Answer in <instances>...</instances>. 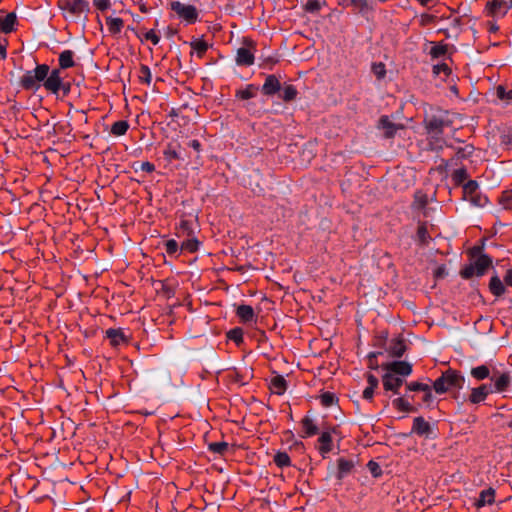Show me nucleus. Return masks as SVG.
Returning a JSON list of instances; mask_svg holds the SVG:
<instances>
[{"label":"nucleus","instance_id":"nucleus-1","mask_svg":"<svg viewBox=\"0 0 512 512\" xmlns=\"http://www.w3.org/2000/svg\"><path fill=\"white\" fill-rule=\"evenodd\" d=\"M464 383V376L459 371L449 368L433 382V389L437 394H444L453 389H462Z\"/></svg>","mask_w":512,"mask_h":512},{"label":"nucleus","instance_id":"nucleus-2","mask_svg":"<svg viewBox=\"0 0 512 512\" xmlns=\"http://www.w3.org/2000/svg\"><path fill=\"white\" fill-rule=\"evenodd\" d=\"M49 66L47 64H38L35 69L26 71L20 78V86L27 91H37L48 76Z\"/></svg>","mask_w":512,"mask_h":512},{"label":"nucleus","instance_id":"nucleus-3","mask_svg":"<svg viewBox=\"0 0 512 512\" xmlns=\"http://www.w3.org/2000/svg\"><path fill=\"white\" fill-rule=\"evenodd\" d=\"M43 86L47 91L53 94L62 91L64 95H67L71 88L69 82H64L60 69H49L48 76L45 78Z\"/></svg>","mask_w":512,"mask_h":512},{"label":"nucleus","instance_id":"nucleus-4","mask_svg":"<svg viewBox=\"0 0 512 512\" xmlns=\"http://www.w3.org/2000/svg\"><path fill=\"white\" fill-rule=\"evenodd\" d=\"M491 264L492 259L488 255L482 254L474 261V263L464 266L460 271V275L464 279H470L474 276H482Z\"/></svg>","mask_w":512,"mask_h":512},{"label":"nucleus","instance_id":"nucleus-5","mask_svg":"<svg viewBox=\"0 0 512 512\" xmlns=\"http://www.w3.org/2000/svg\"><path fill=\"white\" fill-rule=\"evenodd\" d=\"M170 8L187 24H194L198 20L199 13L194 5L173 1L170 3Z\"/></svg>","mask_w":512,"mask_h":512},{"label":"nucleus","instance_id":"nucleus-6","mask_svg":"<svg viewBox=\"0 0 512 512\" xmlns=\"http://www.w3.org/2000/svg\"><path fill=\"white\" fill-rule=\"evenodd\" d=\"M244 47H240L236 53V64L239 66H251L254 64L255 56V43L249 38H244Z\"/></svg>","mask_w":512,"mask_h":512},{"label":"nucleus","instance_id":"nucleus-7","mask_svg":"<svg viewBox=\"0 0 512 512\" xmlns=\"http://www.w3.org/2000/svg\"><path fill=\"white\" fill-rule=\"evenodd\" d=\"M490 379L493 382V393H504L508 391L511 385L512 372L506 371L500 373L498 371H494Z\"/></svg>","mask_w":512,"mask_h":512},{"label":"nucleus","instance_id":"nucleus-8","mask_svg":"<svg viewBox=\"0 0 512 512\" xmlns=\"http://www.w3.org/2000/svg\"><path fill=\"white\" fill-rule=\"evenodd\" d=\"M411 433L426 439H432L435 437L432 425L422 416H418L413 419Z\"/></svg>","mask_w":512,"mask_h":512},{"label":"nucleus","instance_id":"nucleus-9","mask_svg":"<svg viewBox=\"0 0 512 512\" xmlns=\"http://www.w3.org/2000/svg\"><path fill=\"white\" fill-rule=\"evenodd\" d=\"M451 121L447 118V113L445 112V116L442 115H433L429 119L425 121V128L427 132H435L443 133L444 129L450 126Z\"/></svg>","mask_w":512,"mask_h":512},{"label":"nucleus","instance_id":"nucleus-10","mask_svg":"<svg viewBox=\"0 0 512 512\" xmlns=\"http://www.w3.org/2000/svg\"><path fill=\"white\" fill-rule=\"evenodd\" d=\"M446 147L455 150V156L445 162L446 166L457 165L458 161L469 158L475 150L472 144H466L460 147H454L452 144H446Z\"/></svg>","mask_w":512,"mask_h":512},{"label":"nucleus","instance_id":"nucleus-11","mask_svg":"<svg viewBox=\"0 0 512 512\" xmlns=\"http://www.w3.org/2000/svg\"><path fill=\"white\" fill-rule=\"evenodd\" d=\"M383 369L386 372L393 373L399 377L405 379V377L409 376L412 373V365L405 361H393L384 364Z\"/></svg>","mask_w":512,"mask_h":512},{"label":"nucleus","instance_id":"nucleus-12","mask_svg":"<svg viewBox=\"0 0 512 512\" xmlns=\"http://www.w3.org/2000/svg\"><path fill=\"white\" fill-rule=\"evenodd\" d=\"M405 379L394 375L393 373L385 372L382 376L383 388L385 391H391L394 394H399V389L404 384Z\"/></svg>","mask_w":512,"mask_h":512},{"label":"nucleus","instance_id":"nucleus-13","mask_svg":"<svg viewBox=\"0 0 512 512\" xmlns=\"http://www.w3.org/2000/svg\"><path fill=\"white\" fill-rule=\"evenodd\" d=\"M488 16H505L509 10V4L506 0H491L487 2L485 7Z\"/></svg>","mask_w":512,"mask_h":512},{"label":"nucleus","instance_id":"nucleus-14","mask_svg":"<svg viewBox=\"0 0 512 512\" xmlns=\"http://www.w3.org/2000/svg\"><path fill=\"white\" fill-rule=\"evenodd\" d=\"M282 84L279 78L275 74H269L266 76L264 84L262 85L261 92L265 96H274L276 93H280Z\"/></svg>","mask_w":512,"mask_h":512},{"label":"nucleus","instance_id":"nucleus-15","mask_svg":"<svg viewBox=\"0 0 512 512\" xmlns=\"http://www.w3.org/2000/svg\"><path fill=\"white\" fill-rule=\"evenodd\" d=\"M493 393L492 384H482L478 387L472 388L469 395V402L472 404H479L484 402L489 394Z\"/></svg>","mask_w":512,"mask_h":512},{"label":"nucleus","instance_id":"nucleus-16","mask_svg":"<svg viewBox=\"0 0 512 512\" xmlns=\"http://www.w3.org/2000/svg\"><path fill=\"white\" fill-rule=\"evenodd\" d=\"M378 128L383 131L386 138L390 139L395 136L397 130L402 126L392 122L389 116L383 115L379 119Z\"/></svg>","mask_w":512,"mask_h":512},{"label":"nucleus","instance_id":"nucleus-17","mask_svg":"<svg viewBox=\"0 0 512 512\" xmlns=\"http://www.w3.org/2000/svg\"><path fill=\"white\" fill-rule=\"evenodd\" d=\"M355 460L354 459H347V458H339L337 460V472H336V478L337 480L341 481L345 477H347L352 470L355 467Z\"/></svg>","mask_w":512,"mask_h":512},{"label":"nucleus","instance_id":"nucleus-18","mask_svg":"<svg viewBox=\"0 0 512 512\" xmlns=\"http://www.w3.org/2000/svg\"><path fill=\"white\" fill-rule=\"evenodd\" d=\"M105 335L113 347H118L128 342V338L121 328H109L106 330Z\"/></svg>","mask_w":512,"mask_h":512},{"label":"nucleus","instance_id":"nucleus-19","mask_svg":"<svg viewBox=\"0 0 512 512\" xmlns=\"http://www.w3.org/2000/svg\"><path fill=\"white\" fill-rule=\"evenodd\" d=\"M63 8L73 15H80L83 12L89 11V4L85 0H64Z\"/></svg>","mask_w":512,"mask_h":512},{"label":"nucleus","instance_id":"nucleus-20","mask_svg":"<svg viewBox=\"0 0 512 512\" xmlns=\"http://www.w3.org/2000/svg\"><path fill=\"white\" fill-rule=\"evenodd\" d=\"M18 24L15 12L8 13L4 18H0V32L10 34L16 30Z\"/></svg>","mask_w":512,"mask_h":512},{"label":"nucleus","instance_id":"nucleus-21","mask_svg":"<svg viewBox=\"0 0 512 512\" xmlns=\"http://www.w3.org/2000/svg\"><path fill=\"white\" fill-rule=\"evenodd\" d=\"M318 442L320 446L318 448L319 453L323 458H326L327 454L332 451L333 441L331 436V431H324L321 433Z\"/></svg>","mask_w":512,"mask_h":512},{"label":"nucleus","instance_id":"nucleus-22","mask_svg":"<svg viewBox=\"0 0 512 512\" xmlns=\"http://www.w3.org/2000/svg\"><path fill=\"white\" fill-rule=\"evenodd\" d=\"M236 315L243 323H251L255 321V312L252 306L242 304L239 305L236 309Z\"/></svg>","mask_w":512,"mask_h":512},{"label":"nucleus","instance_id":"nucleus-23","mask_svg":"<svg viewBox=\"0 0 512 512\" xmlns=\"http://www.w3.org/2000/svg\"><path fill=\"white\" fill-rule=\"evenodd\" d=\"M495 501V490L492 487L482 490L479 493L475 505L477 508H481L487 505L493 504Z\"/></svg>","mask_w":512,"mask_h":512},{"label":"nucleus","instance_id":"nucleus-24","mask_svg":"<svg viewBox=\"0 0 512 512\" xmlns=\"http://www.w3.org/2000/svg\"><path fill=\"white\" fill-rule=\"evenodd\" d=\"M298 91L293 84L285 82L279 93V98L284 102H291L296 99Z\"/></svg>","mask_w":512,"mask_h":512},{"label":"nucleus","instance_id":"nucleus-25","mask_svg":"<svg viewBox=\"0 0 512 512\" xmlns=\"http://www.w3.org/2000/svg\"><path fill=\"white\" fill-rule=\"evenodd\" d=\"M427 135L430 150L439 152L444 145L446 146L447 143H445L442 137L443 133L427 132Z\"/></svg>","mask_w":512,"mask_h":512},{"label":"nucleus","instance_id":"nucleus-26","mask_svg":"<svg viewBox=\"0 0 512 512\" xmlns=\"http://www.w3.org/2000/svg\"><path fill=\"white\" fill-rule=\"evenodd\" d=\"M350 3L363 16L374 10L373 1L371 0H350Z\"/></svg>","mask_w":512,"mask_h":512},{"label":"nucleus","instance_id":"nucleus-27","mask_svg":"<svg viewBox=\"0 0 512 512\" xmlns=\"http://www.w3.org/2000/svg\"><path fill=\"white\" fill-rule=\"evenodd\" d=\"M179 145H173L172 143L167 144L166 148L163 151L164 159L171 163L174 160H184L182 157L180 151H179Z\"/></svg>","mask_w":512,"mask_h":512},{"label":"nucleus","instance_id":"nucleus-28","mask_svg":"<svg viewBox=\"0 0 512 512\" xmlns=\"http://www.w3.org/2000/svg\"><path fill=\"white\" fill-rule=\"evenodd\" d=\"M270 388L273 393L283 395L287 389V381L281 375H277L271 379Z\"/></svg>","mask_w":512,"mask_h":512},{"label":"nucleus","instance_id":"nucleus-29","mask_svg":"<svg viewBox=\"0 0 512 512\" xmlns=\"http://www.w3.org/2000/svg\"><path fill=\"white\" fill-rule=\"evenodd\" d=\"M74 52L72 50H64L60 53L58 62H59V69H68L75 66L74 62Z\"/></svg>","mask_w":512,"mask_h":512},{"label":"nucleus","instance_id":"nucleus-30","mask_svg":"<svg viewBox=\"0 0 512 512\" xmlns=\"http://www.w3.org/2000/svg\"><path fill=\"white\" fill-rule=\"evenodd\" d=\"M489 289H490L491 293L496 297L502 296L506 290L503 282L496 275L491 277L490 282H489Z\"/></svg>","mask_w":512,"mask_h":512},{"label":"nucleus","instance_id":"nucleus-31","mask_svg":"<svg viewBox=\"0 0 512 512\" xmlns=\"http://www.w3.org/2000/svg\"><path fill=\"white\" fill-rule=\"evenodd\" d=\"M301 424L304 431L303 437H311L318 433V427L310 417H304Z\"/></svg>","mask_w":512,"mask_h":512},{"label":"nucleus","instance_id":"nucleus-32","mask_svg":"<svg viewBox=\"0 0 512 512\" xmlns=\"http://www.w3.org/2000/svg\"><path fill=\"white\" fill-rule=\"evenodd\" d=\"M190 46L192 50L196 52L199 58H202L209 49V44L201 38L193 39L190 42Z\"/></svg>","mask_w":512,"mask_h":512},{"label":"nucleus","instance_id":"nucleus-33","mask_svg":"<svg viewBox=\"0 0 512 512\" xmlns=\"http://www.w3.org/2000/svg\"><path fill=\"white\" fill-rule=\"evenodd\" d=\"M258 87L254 84H248L244 89L237 90L236 97L241 100H249L256 96Z\"/></svg>","mask_w":512,"mask_h":512},{"label":"nucleus","instance_id":"nucleus-34","mask_svg":"<svg viewBox=\"0 0 512 512\" xmlns=\"http://www.w3.org/2000/svg\"><path fill=\"white\" fill-rule=\"evenodd\" d=\"M129 127L130 126H129L128 121L119 120L112 124L110 132L112 135H114L116 137L123 136L127 133Z\"/></svg>","mask_w":512,"mask_h":512},{"label":"nucleus","instance_id":"nucleus-35","mask_svg":"<svg viewBox=\"0 0 512 512\" xmlns=\"http://www.w3.org/2000/svg\"><path fill=\"white\" fill-rule=\"evenodd\" d=\"M106 25L108 27V30L111 34H118L121 32L124 22L121 18L118 17H107L106 18Z\"/></svg>","mask_w":512,"mask_h":512},{"label":"nucleus","instance_id":"nucleus-36","mask_svg":"<svg viewBox=\"0 0 512 512\" xmlns=\"http://www.w3.org/2000/svg\"><path fill=\"white\" fill-rule=\"evenodd\" d=\"M471 376L478 381L490 377V369L486 365H480L471 369Z\"/></svg>","mask_w":512,"mask_h":512},{"label":"nucleus","instance_id":"nucleus-37","mask_svg":"<svg viewBox=\"0 0 512 512\" xmlns=\"http://www.w3.org/2000/svg\"><path fill=\"white\" fill-rule=\"evenodd\" d=\"M479 185L475 180H469L463 185V199L467 200L478 191Z\"/></svg>","mask_w":512,"mask_h":512},{"label":"nucleus","instance_id":"nucleus-38","mask_svg":"<svg viewBox=\"0 0 512 512\" xmlns=\"http://www.w3.org/2000/svg\"><path fill=\"white\" fill-rule=\"evenodd\" d=\"M417 239L420 244L426 245L431 240V236L428 233L427 223H420L417 229Z\"/></svg>","mask_w":512,"mask_h":512},{"label":"nucleus","instance_id":"nucleus-39","mask_svg":"<svg viewBox=\"0 0 512 512\" xmlns=\"http://www.w3.org/2000/svg\"><path fill=\"white\" fill-rule=\"evenodd\" d=\"M273 460H274V463L279 468H285V467H289L291 465L290 456L286 452H281V451L277 452L275 454Z\"/></svg>","mask_w":512,"mask_h":512},{"label":"nucleus","instance_id":"nucleus-40","mask_svg":"<svg viewBox=\"0 0 512 512\" xmlns=\"http://www.w3.org/2000/svg\"><path fill=\"white\" fill-rule=\"evenodd\" d=\"M200 246V242L195 237H189L187 240L182 242L181 250L187 251L189 253H195Z\"/></svg>","mask_w":512,"mask_h":512},{"label":"nucleus","instance_id":"nucleus-41","mask_svg":"<svg viewBox=\"0 0 512 512\" xmlns=\"http://www.w3.org/2000/svg\"><path fill=\"white\" fill-rule=\"evenodd\" d=\"M181 234L186 235L187 237H190L194 234L192 221L187 219L180 220L178 236H180Z\"/></svg>","mask_w":512,"mask_h":512},{"label":"nucleus","instance_id":"nucleus-42","mask_svg":"<svg viewBox=\"0 0 512 512\" xmlns=\"http://www.w3.org/2000/svg\"><path fill=\"white\" fill-rule=\"evenodd\" d=\"M452 181L455 185H461L468 178V173L466 168L460 167L453 171L451 174Z\"/></svg>","mask_w":512,"mask_h":512},{"label":"nucleus","instance_id":"nucleus-43","mask_svg":"<svg viewBox=\"0 0 512 512\" xmlns=\"http://www.w3.org/2000/svg\"><path fill=\"white\" fill-rule=\"evenodd\" d=\"M392 405L394 408L402 412H410L413 410V407L410 404V402H408L404 397L395 398L392 401Z\"/></svg>","mask_w":512,"mask_h":512},{"label":"nucleus","instance_id":"nucleus-44","mask_svg":"<svg viewBox=\"0 0 512 512\" xmlns=\"http://www.w3.org/2000/svg\"><path fill=\"white\" fill-rule=\"evenodd\" d=\"M228 447V443L224 441L212 442L208 445L209 451L219 455H224L228 451Z\"/></svg>","mask_w":512,"mask_h":512},{"label":"nucleus","instance_id":"nucleus-45","mask_svg":"<svg viewBox=\"0 0 512 512\" xmlns=\"http://www.w3.org/2000/svg\"><path fill=\"white\" fill-rule=\"evenodd\" d=\"M466 201L470 202L472 206L484 207L488 203V198L485 195H482L481 193L477 192L476 194L468 198Z\"/></svg>","mask_w":512,"mask_h":512},{"label":"nucleus","instance_id":"nucleus-46","mask_svg":"<svg viewBox=\"0 0 512 512\" xmlns=\"http://www.w3.org/2000/svg\"><path fill=\"white\" fill-rule=\"evenodd\" d=\"M227 337L237 345H240L243 342V330L239 327L233 328L227 333Z\"/></svg>","mask_w":512,"mask_h":512},{"label":"nucleus","instance_id":"nucleus-47","mask_svg":"<svg viewBox=\"0 0 512 512\" xmlns=\"http://www.w3.org/2000/svg\"><path fill=\"white\" fill-rule=\"evenodd\" d=\"M446 53H447V45L442 44V43L435 44L430 50V56L433 59H438V58L444 56Z\"/></svg>","mask_w":512,"mask_h":512},{"label":"nucleus","instance_id":"nucleus-48","mask_svg":"<svg viewBox=\"0 0 512 512\" xmlns=\"http://www.w3.org/2000/svg\"><path fill=\"white\" fill-rule=\"evenodd\" d=\"M500 204L504 209L511 210L512 209V190H505L502 192L499 198Z\"/></svg>","mask_w":512,"mask_h":512},{"label":"nucleus","instance_id":"nucleus-49","mask_svg":"<svg viewBox=\"0 0 512 512\" xmlns=\"http://www.w3.org/2000/svg\"><path fill=\"white\" fill-rule=\"evenodd\" d=\"M320 402L324 407H331L337 402V397L332 392H324L320 395Z\"/></svg>","mask_w":512,"mask_h":512},{"label":"nucleus","instance_id":"nucleus-50","mask_svg":"<svg viewBox=\"0 0 512 512\" xmlns=\"http://www.w3.org/2000/svg\"><path fill=\"white\" fill-rule=\"evenodd\" d=\"M139 80L141 83H145L147 85L151 84V81H152L151 70L147 65L142 64L140 66Z\"/></svg>","mask_w":512,"mask_h":512},{"label":"nucleus","instance_id":"nucleus-51","mask_svg":"<svg viewBox=\"0 0 512 512\" xmlns=\"http://www.w3.org/2000/svg\"><path fill=\"white\" fill-rule=\"evenodd\" d=\"M371 70L378 80L383 79L386 75V66L382 62L373 63L371 66Z\"/></svg>","mask_w":512,"mask_h":512},{"label":"nucleus","instance_id":"nucleus-52","mask_svg":"<svg viewBox=\"0 0 512 512\" xmlns=\"http://www.w3.org/2000/svg\"><path fill=\"white\" fill-rule=\"evenodd\" d=\"M165 251L169 256H176L179 252V245L176 240L169 239L164 244Z\"/></svg>","mask_w":512,"mask_h":512},{"label":"nucleus","instance_id":"nucleus-53","mask_svg":"<svg viewBox=\"0 0 512 512\" xmlns=\"http://www.w3.org/2000/svg\"><path fill=\"white\" fill-rule=\"evenodd\" d=\"M406 350V346L403 341H397L390 347V353L397 358L402 357Z\"/></svg>","mask_w":512,"mask_h":512},{"label":"nucleus","instance_id":"nucleus-54","mask_svg":"<svg viewBox=\"0 0 512 512\" xmlns=\"http://www.w3.org/2000/svg\"><path fill=\"white\" fill-rule=\"evenodd\" d=\"M496 95L500 100L512 102V89L507 90L503 86H498L496 89Z\"/></svg>","mask_w":512,"mask_h":512},{"label":"nucleus","instance_id":"nucleus-55","mask_svg":"<svg viewBox=\"0 0 512 512\" xmlns=\"http://www.w3.org/2000/svg\"><path fill=\"white\" fill-rule=\"evenodd\" d=\"M407 390L416 392V391H428L429 390V384L427 383H421V382H410L406 385Z\"/></svg>","mask_w":512,"mask_h":512},{"label":"nucleus","instance_id":"nucleus-56","mask_svg":"<svg viewBox=\"0 0 512 512\" xmlns=\"http://www.w3.org/2000/svg\"><path fill=\"white\" fill-rule=\"evenodd\" d=\"M367 468L373 477L377 478V477L381 476V474H382V469H381L380 465L373 460H370L368 462Z\"/></svg>","mask_w":512,"mask_h":512},{"label":"nucleus","instance_id":"nucleus-57","mask_svg":"<svg viewBox=\"0 0 512 512\" xmlns=\"http://www.w3.org/2000/svg\"><path fill=\"white\" fill-rule=\"evenodd\" d=\"M321 9L319 0H308L305 4V11L309 13H316Z\"/></svg>","mask_w":512,"mask_h":512},{"label":"nucleus","instance_id":"nucleus-58","mask_svg":"<svg viewBox=\"0 0 512 512\" xmlns=\"http://www.w3.org/2000/svg\"><path fill=\"white\" fill-rule=\"evenodd\" d=\"M432 388H433V386L431 387L429 385V390L424 391V396H423L422 401L427 407H432L435 405V398L432 394Z\"/></svg>","mask_w":512,"mask_h":512},{"label":"nucleus","instance_id":"nucleus-59","mask_svg":"<svg viewBox=\"0 0 512 512\" xmlns=\"http://www.w3.org/2000/svg\"><path fill=\"white\" fill-rule=\"evenodd\" d=\"M434 277L436 279H443L445 278L447 275H448V272H447V268L445 265H439L435 270H434Z\"/></svg>","mask_w":512,"mask_h":512},{"label":"nucleus","instance_id":"nucleus-60","mask_svg":"<svg viewBox=\"0 0 512 512\" xmlns=\"http://www.w3.org/2000/svg\"><path fill=\"white\" fill-rule=\"evenodd\" d=\"M145 39L151 41L153 45H157L160 41L159 35L153 29L145 33Z\"/></svg>","mask_w":512,"mask_h":512},{"label":"nucleus","instance_id":"nucleus-61","mask_svg":"<svg viewBox=\"0 0 512 512\" xmlns=\"http://www.w3.org/2000/svg\"><path fill=\"white\" fill-rule=\"evenodd\" d=\"M94 6L100 11H106L110 8V0H94Z\"/></svg>","mask_w":512,"mask_h":512},{"label":"nucleus","instance_id":"nucleus-62","mask_svg":"<svg viewBox=\"0 0 512 512\" xmlns=\"http://www.w3.org/2000/svg\"><path fill=\"white\" fill-rule=\"evenodd\" d=\"M139 168L141 171L146 173H152L155 171V165L148 161L140 163Z\"/></svg>","mask_w":512,"mask_h":512},{"label":"nucleus","instance_id":"nucleus-63","mask_svg":"<svg viewBox=\"0 0 512 512\" xmlns=\"http://www.w3.org/2000/svg\"><path fill=\"white\" fill-rule=\"evenodd\" d=\"M433 72L435 74H439L440 72H444L445 74H448L450 72V69L449 67L447 66V64L445 63H442V64H437V65H434L433 67Z\"/></svg>","mask_w":512,"mask_h":512},{"label":"nucleus","instance_id":"nucleus-64","mask_svg":"<svg viewBox=\"0 0 512 512\" xmlns=\"http://www.w3.org/2000/svg\"><path fill=\"white\" fill-rule=\"evenodd\" d=\"M188 147L192 148L194 151H196L197 153H200L201 150H202V144L200 143L199 140L197 139H193V140H190L188 143H187Z\"/></svg>","mask_w":512,"mask_h":512}]
</instances>
